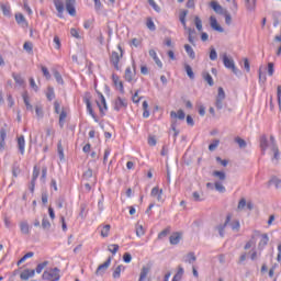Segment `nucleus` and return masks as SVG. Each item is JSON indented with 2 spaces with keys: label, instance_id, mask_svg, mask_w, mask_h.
<instances>
[{
  "label": "nucleus",
  "instance_id": "f257e3e1",
  "mask_svg": "<svg viewBox=\"0 0 281 281\" xmlns=\"http://www.w3.org/2000/svg\"><path fill=\"white\" fill-rule=\"evenodd\" d=\"M117 49L120 53L113 50L110 55V64L112 65V67H114V69L116 71H120L122 69V67L120 66V60H122L123 56H124V49H122V46H117Z\"/></svg>",
  "mask_w": 281,
  "mask_h": 281
},
{
  "label": "nucleus",
  "instance_id": "f03ea898",
  "mask_svg": "<svg viewBox=\"0 0 281 281\" xmlns=\"http://www.w3.org/2000/svg\"><path fill=\"white\" fill-rule=\"evenodd\" d=\"M43 280L47 281H58L60 280V269L58 268H48L42 274Z\"/></svg>",
  "mask_w": 281,
  "mask_h": 281
},
{
  "label": "nucleus",
  "instance_id": "7ed1b4c3",
  "mask_svg": "<svg viewBox=\"0 0 281 281\" xmlns=\"http://www.w3.org/2000/svg\"><path fill=\"white\" fill-rule=\"evenodd\" d=\"M223 63L224 67H226V69H231L235 76H240V70L237 69L234 59L229 58L227 54L223 55Z\"/></svg>",
  "mask_w": 281,
  "mask_h": 281
},
{
  "label": "nucleus",
  "instance_id": "20e7f679",
  "mask_svg": "<svg viewBox=\"0 0 281 281\" xmlns=\"http://www.w3.org/2000/svg\"><path fill=\"white\" fill-rule=\"evenodd\" d=\"M229 221H232V214L226 215V220H225L224 224H220V225L215 226V232H217V234L221 238H225V227H227V225H229Z\"/></svg>",
  "mask_w": 281,
  "mask_h": 281
},
{
  "label": "nucleus",
  "instance_id": "39448f33",
  "mask_svg": "<svg viewBox=\"0 0 281 281\" xmlns=\"http://www.w3.org/2000/svg\"><path fill=\"white\" fill-rule=\"evenodd\" d=\"M225 100V90L223 88L217 89V95L215 100V106L217 111H221L223 109V101Z\"/></svg>",
  "mask_w": 281,
  "mask_h": 281
},
{
  "label": "nucleus",
  "instance_id": "423d86ee",
  "mask_svg": "<svg viewBox=\"0 0 281 281\" xmlns=\"http://www.w3.org/2000/svg\"><path fill=\"white\" fill-rule=\"evenodd\" d=\"M270 148L273 153L272 161H280V149H278V145L276 144V137L270 136Z\"/></svg>",
  "mask_w": 281,
  "mask_h": 281
},
{
  "label": "nucleus",
  "instance_id": "0eeeda50",
  "mask_svg": "<svg viewBox=\"0 0 281 281\" xmlns=\"http://www.w3.org/2000/svg\"><path fill=\"white\" fill-rule=\"evenodd\" d=\"M97 105L100 110L101 115H104V113L109 111V106L106 105V99L104 98V94H99V101H97Z\"/></svg>",
  "mask_w": 281,
  "mask_h": 281
},
{
  "label": "nucleus",
  "instance_id": "6e6552de",
  "mask_svg": "<svg viewBox=\"0 0 281 281\" xmlns=\"http://www.w3.org/2000/svg\"><path fill=\"white\" fill-rule=\"evenodd\" d=\"M151 196L156 199L159 203H164V190L159 189V187H154L151 189Z\"/></svg>",
  "mask_w": 281,
  "mask_h": 281
},
{
  "label": "nucleus",
  "instance_id": "1a4fd4ad",
  "mask_svg": "<svg viewBox=\"0 0 281 281\" xmlns=\"http://www.w3.org/2000/svg\"><path fill=\"white\" fill-rule=\"evenodd\" d=\"M109 267H111V257H109L105 262H103L102 265H100L95 271L97 276H104L106 269H109Z\"/></svg>",
  "mask_w": 281,
  "mask_h": 281
},
{
  "label": "nucleus",
  "instance_id": "9d476101",
  "mask_svg": "<svg viewBox=\"0 0 281 281\" xmlns=\"http://www.w3.org/2000/svg\"><path fill=\"white\" fill-rule=\"evenodd\" d=\"M127 105L128 103H126V99L117 97V99L114 101V111H122V109H126Z\"/></svg>",
  "mask_w": 281,
  "mask_h": 281
},
{
  "label": "nucleus",
  "instance_id": "9b49d317",
  "mask_svg": "<svg viewBox=\"0 0 281 281\" xmlns=\"http://www.w3.org/2000/svg\"><path fill=\"white\" fill-rule=\"evenodd\" d=\"M16 146L20 155H25V136L21 135L16 138Z\"/></svg>",
  "mask_w": 281,
  "mask_h": 281
},
{
  "label": "nucleus",
  "instance_id": "f8f14e48",
  "mask_svg": "<svg viewBox=\"0 0 281 281\" xmlns=\"http://www.w3.org/2000/svg\"><path fill=\"white\" fill-rule=\"evenodd\" d=\"M258 236H260V232L255 231L250 240H248L244 246V249L247 250V249H251L252 247H256V238H258Z\"/></svg>",
  "mask_w": 281,
  "mask_h": 281
},
{
  "label": "nucleus",
  "instance_id": "ddd939ff",
  "mask_svg": "<svg viewBox=\"0 0 281 281\" xmlns=\"http://www.w3.org/2000/svg\"><path fill=\"white\" fill-rule=\"evenodd\" d=\"M66 10L70 16L76 14V0H66Z\"/></svg>",
  "mask_w": 281,
  "mask_h": 281
},
{
  "label": "nucleus",
  "instance_id": "4468645a",
  "mask_svg": "<svg viewBox=\"0 0 281 281\" xmlns=\"http://www.w3.org/2000/svg\"><path fill=\"white\" fill-rule=\"evenodd\" d=\"M133 69L134 71L131 69V67L125 69L124 78L126 82H133V79L135 78V63H133Z\"/></svg>",
  "mask_w": 281,
  "mask_h": 281
},
{
  "label": "nucleus",
  "instance_id": "2eb2a0df",
  "mask_svg": "<svg viewBox=\"0 0 281 281\" xmlns=\"http://www.w3.org/2000/svg\"><path fill=\"white\" fill-rule=\"evenodd\" d=\"M112 81H113V85L116 87V89H119L121 93H124V83L120 81V76L113 74Z\"/></svg>",
  "mask_w": 281,
  "mask_h": 281
},
{
  "label": "nucleus",
  "instance_id": "dca6fc26",
  "mask_svg": "<svg viewBox=\"0 0 281 281\" xmlns=\"http://www.w3.org/2000/svg\"><path fill=\"white\" fill-rule=\"evenodd\" d=\"M210 25L212 30H215V32H225V30L218 24V21L213 15L210 16Z\"/></svg>",
  "mask_w": 281,
  "mask_h": 281
},
{
  "label": "nucleus",
  "instance_id": "f3484780",
  "mask_svg": "<svg viewBox=\"0 0 281 281\" xmlns=\"http://www.w3.org/2000/svg\"><path fill=\"white\" fill-rule=\"evenodd\" d=\"M54 5L58 12L57 16L63 19V13L65 12V4L63 3V0H54Z\"/></svg>",
  "mask_w": 281,
  "mask_h": 281
},
{
  "label": "nucleus",
  "instance_id": "a211bd4d",
  "mask_svg": "<svg viewBox=\"0 0 281 281\" xmlns=\"http://www.w3.org/2000/svg\"><path fill=\"white\" fill-rule=\"evenodd\" d=\"M267 245H269V235L262 234L261 239L258 244V251H263L265 247H267Z\"/></svg>",
  "mask_w": 281,
  "mask_h": 281
},
{
  "label": "nucleus",
  "instance_id": "6ab92c4d",
  "mask_svg": "<svg viewBox=\"0 0 281 281\" xmlns=\"http://www.w3.org/2000/svg\"><path fill=\"white\" fill-rule=\"evenodd\" d=\"M85 103L87 105V111L89 115L94 120V122H98V116L95 115V112H93V106H91V100L89 98H85Z\"/></svg>",
  "mask_w": 281,
  "mask_h": 281
},
{
  "label": "nucleus",
  "instance_id": "aec40b11",
  "mask_svg": "<svg viewBox=\"0 0 281 281\" xmlns=\"http://www.w3.org/2000/svg\"><path fill=\"white\" fill-rule=\"evenodd\" d=\"M34 276H36V270L25 269L21 272L20 278L21 280H30V278H34Z\"/></svg>",
  "mask_w": 281,
  "mask_h": 281
},
{
  "label": "nucleus",
  "instance_id": "412c9836",
  "mask_svg": "<svg viewBox=\"0 0 281 281\" xmlns=\"http://www.w3.org/2000/svg\"><path fill=\"white\" fill-rule=\"evenodd\" d=\"M269 140L267 139V135H261L260 136V148H261V151H262V155H265V153H267V148H269Z\"/></svg>",
  "mask_w": 281,
  "mask_h": 281
},
{
  "label": "nucleus",
  "instance_id": "4be33fe9",
  "mask_svg": "<svg viewBox=\"0 0 281 281\" xmlns=\"http://www.w3.org/2000/svg\"><path fill=\"white\" fill-rule=\"evenodd\" d=\"M149 56L150 58H153L154 63L157 65V67H159V69L164 67V63H161V59H159V57L157 56V52L155 49L149 50Z\"/></svg>",
  "mask_w": 281,
  "mask_h": 281
},
{
  "label": "nucleus",
  "instance_id": "5701e85b",
  "mask_svg": "<svg viewBox=\"0 0 281 281\" xmlns=\"http://www.w3.org/2000/svg\"><path fill=\"white\" fill-rule=\"evenodd\" d=\"M169 243L170 245H179V243H181V233H173L169 237Z\"/></svg>",
  "mask_w": 281,
  "mask_h": 281
},
{
  "label": "nucleus",
  "instance_id": "b1692460",
  "mask_svg": "<svg viewBox=\"0 0 281 281\" xmlns=\"http://www.w3.org/2000/svg\"><path fill=\"white\" fill-rule=\"evenodd\" d=\"M210 7L212 8V10H214V12H216V14H223V7L218 4V1H211Z\"/></svg>",
  "mask_w": 281,
  "mask_h": 281
},
{
  "label": "nucleus",
  "instance_id": "393cba45",
  "mask_svg": "<svg viewBox=\"0 0 281 281\" xmlns=\"http://www.w3.org/2000/svg\"><path fill=\"white\" fill-rule=\"evenodd\" d=\"M20 232H21V234H24L25 236H27V234H30V224L27 223V221H22L20 223Z\"/></svg>",
  "mask_w": 281,
  "mask_h": 281
},
{
  "label": "nucleus",
  "instance_id": "a878e982",
  "mask_svg": "<svg viewBox=\"0 0 281 281\" xmlns=\"http://www.w3.org/2000/svg\"><path fill=\"white\" fill-rule=\"evenodd\" d=\"M184 50L188 54L189 58H191V60H194V58H196V53H194V48H192L190 44L184 45Z\"/></svg>",
  "mask_w": 281,
  "mask_h": 281
},
{
  "label": "nucleus",
  "instance_id": "bb28decb",
  "mask_svg": "<svg viewBox=\"0 0 281 281\" xmlns=\"http://www.w3.org/2000/svg\"><path fill=\"white\" fill-rule=\"evenodd\" d=\"M228 225L233 229V232H240V221L238 220L229 221Z\"/></svg>",
  "mask_w": 281,
  "mask_h": 281
},
{
  "label": "nucleus",
  "instance_id": "cd10ccee",
  "mask_svg": "<svg viewBox=\"0 0 281 281\" xmlns=\"http://www.w3.org/2000/svg\"><path fill=\"white\" fill-rule=\"evenodd\" d=\"M260 256H262V250H258V248H252L250 251V260H252V262H255V260L257 258H260Z\"/></svg>",
  "mask_w": 281,
  "mask_h": 281
},
{
  "label": "nucleus",
  "instance_id": "c85d7f7f",
  "mask_svg": "<svg viewBox=\"0 0 281 281\" xmlns=\"http://www.w3.org/2000/svg\"><path fill=\"white\" fill-rule=\"evenodd\" d=\"M15 21L18 25H27V21L25 20V16L23 15V13H16Z\"/></svg>",
  "mask_w": 281,
  "mask_h": 281
},
{
  "label": "nucleus",
  "instance_id": "c756f323",
  "mask_svg": "<svg viewBox=\"0 0 281 281\" xmlns=\"http://www.w3.org/2000/svg\"><path fill=\"white\" fill-rule=\"evenodd\" d=\"M149 271H150V269H148V267H143L140 270L138 281H146V278H148Z\"/></svg>",
  "mask_w": 281,
  "mask_h": 281
},
{
  "label": "nucleus",
  "instance_id": "7c9ffc66",
  "mask_svg": "<svg viewBox=\"0 0 281 281\" xmlns=\"http://www.w3.org/2000/svg\"><path fill=\"white\" fill-rule=\"evenodd\" d=\"M170 116L178 117V120H186V112L183 110H179L178 112L171 111Z\"/></svg>",
  "mask_w": 281,
  "mask_h": 281
},
{
  "label": "nucleus",
  "instance_id": "2f4dec72",
  "mask_svg": "<svg viewBox=\"0 0 281 281\" xmlns=\"http://www.w3.org/2000/svg\"><path fill=\"white\" fill-rule=\"evenodd\" d=\"M35 115L37 120H43L45 115V113L43 112V105L41 104L35 105Z\"/></svg>",
  "mask_w": 281,
  "mask_h": 281
},
{
  "label": "nucleus",
  "instance_id": "473e14b6",
  "mask_svg": "<svg viewBox=\"0 0 281 281\" xmlns=\"http://www.w3.org/2000/svg\"><path fill=\"white\" fill-rule=\"evenodd\" d=\"M184 262H188L189 265H194V262H196V256L194 255V252H189L184 257Z\"/></svg>",
  "mask_w": 281,
  "mask_h": 281
},
{
  "label": "nucleus",
  "instance_id": "72a5a7b5",
  "mask_svg": "<svg viewBox=\"0 0 281 281\" xmlns=\"http://www.w3.org/2000/svg\"><path fill=\"white\" fill-rule=\"evenodd\" d=\"M125 267L123 265H120L115 268V270L113 271V278L114 280H117L122 273V271H124Z\"/></svg>",
  "mask_w": 281,
  "mask_h": 281
},
{
  "label": "nucleus",
  "instance_id": "f704fd0d",
  "mask_svg": "<svg viewBox=\"0 0 281 281\" xmlns=\"http://www.w3.org/2000/svg\"><path fill=\"white\" fill-rule=\"evenodd\" d=\"M12 78L15 82V85H19L20 87H22V85H24V80H23V77H21V75L16 74V72H13L12 74Z\"/></svg>",
  "mask_w": 281,
  "mask_h": 281
},
{
  "label": "nucleus",
  "instance_id": "c9c22d12",
  "mask_svg": "<svg viewBox=\"0 0 281 281\" xmlns=\"http://www.w3.org/2000/svg\"><path fill=\"white\" fill-rule=\"evenodd\" d=\"M212 176L218 179L220 181H225V179H227V176L225 175L224 171H213Z\"/></svg>",
  "mask_w": 281,
  "mask_h": 281
},
{
  "label": "nucleus",
  "instance_id": "e433bc0d",
  "mask_svg": "<svg viewBox=\"0 0 281 281\" xmlns=\"http://www.w3.org/2000/svg\"><path fill=\"white\" fill-rule=\"evenodd\" d=\"M216 192H220L221 194L226 192L225 186H223V182L215 181L214 183Z\"/></svg>",
  "mask_w": 281,
  "mask_h": 281
},
{
  "label": "nucleus",
  "instance_id": "4c0bfd02",
  "mask_svg": "<svg viewBox=\"0 0 281 281\" xmlns=\"http://www.w3.org/2000/svg\"><path fill=\"white\" fill-rule=\"evenodd\" d=\"M24 104L26 106L27 111H31V113L34 111V106L30 104V98L27 97V94H23L22 95Z\"/></svg>",
  "mask_w": 281,
  "mask_h": 281
},
{
  "label": "nucleus",
  "instance_id": "58836bf2",
  "mask_svg": "<svg viewBox=\"0 0 281 281\" xmlns=\"http://www.w3.org/2000/svg\"><path fill=\"white\" fill-rule=\"evenodd\" d=\"M65 120H67V112L65 110H63L59 114V126H60V128H64Z\"/></svg>",
  "mask_w": 281,
  "mask_h": 281
},
{
  "label": "nucleus",
  "instance_id": "ea45409f",
  "mask_svg": "<svg viewBox=\"0 0 281 281\" xmlns=\"http://www.w3.org/2000/svg\"><path fill=\"white\" fill-rule=\"evenodd\" d=\"M194 23L198 32H203V21H201V18H199V15L194 18Z\"/></svg>",
  "mask_w": 281,
  "mask_h": 281
},
{
  "label": "nucleus",
  "instance_id": "a19ab883",
  "mask_svg": "<svg viewBox=\"0 0 281 281\" xmlns=\"http://www.w3.org/2000/svg\"><path fill=\"white\" fill-rule=\"evenodd\" d=\"M54 78L58 85H65V80H63V75L58 70H54Z\"/></svg>",
  "mask_w": 281,
  "mask_h": 281
},
{
  "label": "nucleus",
  "instance_id": "79ce46f5",
  "mask_svg": "<svg viewBox=\"0 0 281 281\" xmlns=\"http://www.w3.org/2000/svg\"><path fill=\"white\" fill-rule=\"evenodd\" d=\"M23 49H25L27 54H32V52H34V44H32V42H25L23 45Z\"/></svg>",
  "mask_w": 281,
  "mask_h": 281
},
{
  "label": "nucleus",
  "instance_id": "37998d69",
  "mask_svg": "<svg viewBox=\"0 0 281 281\" xmlns=\"http://www.w3.org/2000/svg\"><path fill=\"white\" fill-rule=\"evenodd\" d=\"M145 234H146V231H144V226L137 224V225H136V236H137L138 238H142V236H144Z\"/></svg>",
  "mask_w": 281,
  "mask_h": 281
},
{
  "label": "nucleus",
  "instance_id": "c03bdc74",
  "mask_svg": "<svg viewBox=\"0 0 281 281\" xmlns=\"http://www.w3.org/2000/svg\"><path fill=\"white\" fill-rule=\"evenodd\" d=\"M109 232H111V225L106 224L101 229V236L106 238L109 236Z\"/></svg>",
  "mask_w": 281,
  "mask_h": 281
},
{
  "label": "nucleus",
  "instance_id": "a18cd8bd",
  "mask_svg": "<svg viewBox=\"0 0 281 281\" xmlns=\"http://www.w3.org/2000/svg\"><path fill=\"white\" fill-rule=\"evenodd\" d=\"M120 249V245L117 244H111L109 247H108V251H110L111 254H113L114 256L117 254Z\"/></svg>",
  "mask_w": 281,
  "mask_h": 281
},
{
  "label": "nucleus",
  "instance_id": "49530a36",
  "mask_svg": "<svg viewBox=\"0 0 281 281\" xmlns=\"http://www.w3.org/2000/svg\"><path fill=\"white\" fill-rule=\"evenodd\" d=\"M269 183L270 186H274L276 188H281V179H279L278 177L271 178Z\"/></svg>",
  "mask_w": 281,
  "mask_h": 281
},
{
  "label": "nucleus",
  "instance_id": "de8ad7c7",
  "mask_svg": "<svg viewBox=\"0 0 281 281\" xmlns=\"http://www.w3.org/2000/svg\"><path fill=\"white\" fill-rule=\"evenodd\" d=\"M247 10L254 11L256 10V0H246Z\"/></svg>",
  "mask_w": 281,
  "mask_h": 281
},
{
  "label": "nucleus",
  "instance_id": "09e8293b",
  "mask_svg": "<svg viewBox=\"0 0 281 281\" xmlns=\"http://www.w3.org/2000/svg\"><path fill=\"white\" fill-rule=\"evenodd\" d=\"M49 265V261H43L42 263H38L35 271L36 273H43V269Z\"/></svg>",
  "mask_w": 281,
  "mask_h": 281
},
{
  "label": "nucleus",
  "instance_id": "8fccbe9b",
  "mask_svg": "<svg viewBox=\"0 0 281 281\" xmlns=\"http://www.w3.org/2000/svg\"><path fill=\"white\" fill-rule=\"evenodd\" d=\"M203 78L210 87H214V79L212 78V75L206 72V74H204Z\"/></svg>",
  "mask_w": 281,
  "mask_h": 281
},
{
  "label": "nucleus",
  "instance_id": "3c124183",
  "mask_svg": "<svg viewBox=\"0 0 281 281\" xmlns=\"http://www.w3.org/2000/svg\"><path fill=\"white\" fill-rule=\"evenodd\" d=\"M186 72L191 80H194V71L190 65L184 66Z\"/></svg>",
  "mask_w": 281,
  "mask_h": 281
},
{
  "label": "nucleus",
  "instance_id": "603ef678",
  "mask_svg": "<svg viewBox=\"0 0 281 281\" xmlns=\"http://www.w3.org/2000/svg\"><path fill=\"white\" fill-rule=\"evenodd\" d=\"M146 25L150 30V32H155V30H157L155 22L150 18L147 19Z\"/></svg>",
  "mask_w": 281,
  "mask_h": 281
},
{
  "label": "nucleus",
  "instance_id": "864d4df0",
  "mask_svg": "<svg viewBox=\"0 0 281 281\" xmlns=\"http://www.w3.org/2000/svg\"><path fill=\"white\" fill-rule=\"evenodd\" d=\"M149 5L153 8V10H155V12H157L159 14V12H161V8L157 5V2H155V0H147Z\"/></svg>",
  "mask_w": 281,
  "mask_h": 281
},
{
  "label": "nucleus",
  "instance_id": "5fc2aeb1",
  "mask_svg": "<svg viewBox=\"0 0 281 281\" xmlns=\"http://www.w3.org/2000/svg\"><path fill=\"white\" fill-rule=\"evenodd\" d=\"M236 144H238L239 148H247V142L240 137L235 138Z\"/></svg>",
  "mask_w": 281,
  "mask_h": 281
},
{
  "label": "nucleus",
  "instance_id": "6e6d98bb",
  "mask_svg": "<svg viewBox=\"0 0 281 281\" xmlns=\"http://www.w3.org/2000/svg\"><path fill=\"white\" fill-rule=\"evenodd\" d=\"M46 98H47V100H49V102H52V100H54V98H56V94L54 93V88H48Z\"/></svg>",
  "mask_w": 281,
  "mask_h": 281
},
{
  "label": "nucleus",
  "instance_id": "4d7b16f0",
  "mask_svg": "<svg viewBox=\"0 0 281 281\" xmlns=\"http://www.w3.org/2000/svg\"><path fill=\"white\" fill-rule=\"evenodd\" d=\"M218 144H221V140L218 139L213 140V143L209 145V150L213 153V150H216V148H218Z\"/></svg>",
  "mask_w": 281,
  "mask_h": 281
},
{
  "label": "nucleus",
  "instance_id": "13d9d810",
  "mask_svg": "<svg viewBox=\"0 0 281 281\" xmlns=\"http://www.w3.org/2000/svg\"><path fill=\"white\" fill-rule=\"evenodd\" d=\"M41 69L44 78H46V80H49L52 78V75L49 74V70L47 69V67L41 66Z\"/></svg>",
  "mask_w": 281,
  "mask_h": 281
},
{
  "label": "nucleus",
  "instance_id": "bf43d9fd",
  "mask_svg": "<svg viewBox=\"0 0 281 281\" xmlns=\"http://www.w3.org/2000/svg\"><path fill=\"white\" fill-rule=\"evenodd\" d=\"M94 2V10L95 12H100L104 5L102 4V1L100 0H92Z\"/></svg>",
  "mask_w": 281,
  "mask_h": 281
},
{
  "label": "nucleus",
  "instance_id": "052dcab7",
  "mask_svg": "<svg viewBox=\"0 0 281 281\" xmlns=\"http://www.w3.org/2000/svg\"><path fill=\"white\" fill-rule=\"evenodd\" d=\"M1 10H2V14L4 16H10L11 12H10V7L7 4H1Z\"/></svg>",
  "mask_w": 281,
  "mask_h": 281
},
{
  "label": "nucleus",
  "instance_id": "680f3d73",
  "mask_svg": "<svg viewBox=\"0 0 281 281\" xmlns=\"http://www.w3.org/2000/svg\"><path fill=\"white\" fill-rule=\"evenodd\" d=\"M38 175H41V172L36 167H34L31 183H36V179H38Z\"/></svg>",
  "mask_w": 281,
  "mask_h": 281
},
{
  "label": "nucleus",
  "instance_id": "e2e57ef3",
  "mask_svg": "<svg viewBox=\"0 0 281 281\" xmlns=\"http://www.w3.org/2000/svg\"><path fill=\"white\" fill-rule=\"evenodd\" d=\"M42 227L43 229H49V227H52V223H49V220H47V217H44L42 220Z\"/></svg>",
  "mask_w": 281,
  "mask_h": 281
},
{
  "label": "nucleus",
  "instance_id": "0e129e2a",
  "mask_svg": "<svg viewBox=\"0 0 281 281\" xmlns=\"http://www.w3.org/2000/svg\"><path fill=\"white\" fill-rule=\"evenodd\" d=\"M5 137H8V131L4 127L0 128V142H5Z\"/></svg>",
  "mask_w": 281,
  "mask_h": 281
},
{
  "label": "nucleus",
  "instance_id": "69168bd1",
  "mask_svg": "<svg viewBox=\"0 0 281 281\" xmlns=\"http://www.w3.org/2000/svg\"><path fill=\"white\" fill-rule=\"evenodd\" d=\"M131 260H133V256L131 255V252H125L123 255V261L128 265L131 262Z\"/></svg>",
  "mask_w": 281,
  "mask_h": 281
},
{
  "label": "nucleus",
  "instance_id": "338daca9",
  "mask_svg": "<svg viewBox=\"0 0 281 281\" xmlns=\"http://www.w3.org/2000/svg\"><path fill=\"white\" fill-rule=\"evenodd\" d=\"M216 58H218V54L216 53V49L215 48H211L210 60H216Z\"/></svg>",
  "mask_w": 281,
  "mask_h": 281
},
{
  "label": "nucleus",
  "instance_id": "774afa93",
  "mask_svg": "<svg viewBox=\"0 0 281 281\" xmlns=\"http://www.w3.org/2000/svg\"><path fill=\"white\" fill-rule=\"evenodd\" d=\"M91 177H93V170L88 169L83 172V179L89 180Z\"/></svg>",
  "mask_w": 281,
  "mask_h": 281
}]
</instances>
